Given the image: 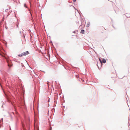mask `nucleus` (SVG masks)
I'll use <instances>...</instances> for the list:
<instances>
[{"instance_id":"obj_4","label":"nucleus","mask_w":130,"mask_h":130,"mask_svg":"<svg viewBox=\"0 0 130 130\" xmlns=\"http://www.w3.org/2000/svg\"><path fill=\"white\" fill-rule=\"evenodd\" d=\"M84 30H82L80 32L81 33L84 34Z\"/></svg>"},{"instance_id":"obj_11","label":"nucleus","mask_w":130,"mask_h":130,"mask_svg":"<svg viewBox=\"0 0 130 130\" xmlns=\"http://www.w3.org/2000/svg\"><path fill=\"white\" fill-rule=\"evenodd\" d=\"M50 130H52L51 128L50 129Z\"/></svg>"},{"instance_id":"obj_12","label":"nucleus","mask_w":130,"mask_h":130,"mask_svg":"<svg viewBox=\"0 0 130 130\" xmlns=\"http://www.w3.org/2000/svg\"><path fill=\"white\" fill-rule=\"evenodd\" d=\"M1 126H0V128H1Z\"/></svg>"},{"instance_id":"obj_1","label":"nucleus","mask_w":130,"mask_h":130,"mask_svg":"<svg viewBox=\"0 0 130 130\" xmlns=\"http://www.w3.org/2000/svg\"><path fill=\"white\" fill-rule=\"evenodd\" d=\"M29 53L27 51L24 52L20 54L19 55V56L20 57H21L23 56H25L26 55H27Z\"/></svg>"},{"instance_id":"obj_3","label":"nucleus","mask_w":130,"mask_h":130,"mask_svg":"<svg viewBox=\"0 0 130 130\" xmlns=\"http://www.w3.org/2000/svg\"><path fill=\"white\" fill-rule=\"evenodd\" d=\"M99 60L100 61V64H101V66H102V60H101V59L100 58H99Z\"/></svg>"},{"instance_id":"obj_9","label":"nucleus","mask_w":130,"mask_h":130,"mask_svg":"<svg viewBox=\"0 0 130 130\" xmlns=\"http://www.w3.org/2000/svg\"><path fill=\"white\" fill-rule=\"evenodd\" d=\"M73 1L74 2H75L76 1V0H73Z\"/></svg>"},{"instance_id":"obj_10","label":"nucleus","mask_w":130,"mask_h":130,"mask_svg":"<svg viewBox=\"0 0 130 130\" xmlns=\"http://www.w3.org/2000/svg\"><path fill=\"white\" fill-rule=\"evenodd\" d=\"M73 33H75V31H73Z\"/></svg>"},{"instance_id":"obj_6","label":"nucleus","mask_w":130,"mask_h":130,"mask_svg":"<svg viewBox=\"0 0 130 130\" xmlns=\"http://www.w3.org/2000/svg\"><path fill=\"white\" fill-rule=\"evenodd\" d=\"M8 63V66H12V65H10V64H9V63Z\"/></svg>"},{"instance_id":"obj_7","label":"nucleus","mask_w":130,"mask_h":130,"mask_svg":"<svg viewBox=\"0 0 130 130\" xmlns=\"http://www.w3.org/2000/svg\"><path fill=\"white\" fill-rule=\"evenodd\" d=\"M97 66H98V67L99 68V66H98V63H97Z\"/></svg>"},{"instance_id":"obj_8","label":"nucleus","mask_w":130,"mask_h":130,"mask_svg":"<svg viewBox=\"0 0 130 130\" xmlns=\"http://www.w3.org/2000/svg\"><path fill=\"white\" fill-rule=\"evenodd\" d=\"M24 6H25V7H26V4H24Z\"/></svg>"},{"instance_id":"obj_5","label":"nucleus","mask_w":130,"mask_h":130,"mask_svg":"<svg viewBox=\"0 0 130 130\" xmlns=\"http://www.w3.org/2000/svg\"><path fill=\"white\" fill-rule=\"evenodd\" d=\"M23 130H26L25 128L24 127L23 125Z\"/></svg>"},{"instance_id":"obj_2","label":"nucleus","mask_w":130,"mask_h":130,"mask_svg":"<svg viewBox=\"0 0 130 130\" xmlns=\"http://www.w3.org/2000/svg\"><path fill=\"white\" fill-rule=\"evenodd\" d=\"M106 62V60L105 59H103V60H102V63H105Z\"/></svg>"}]
</instances>
